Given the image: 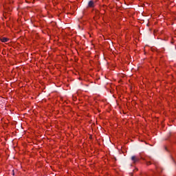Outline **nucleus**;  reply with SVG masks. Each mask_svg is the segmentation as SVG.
<instances>
[{
	"mask_svg": "<svg viewBox=\"0 0 176 176\" xmlns=\"http://www.w3.org/2000/svg\"><path fill=\"white\" fill-rule=\"evenodd\" d=\"M131 160L133 163L135 164V163H138V162H140V158L138 157V156L133 155L131 157Z\"/></svg>",
	"mask_w": 176,
	"mask_h": 176,
	"instance_id": "f257e3e1",
	"label": "nucleus"
},
{
	"mask_svg": "<svg viewBox=\"0 0 176 176\" xmlns=\"http://www.w3.org/2000/svg\"><path fill=\"white\" fill-rule=\"evenodd\" d=\"M88 8H94V1H90L88 3Z\"/></svg>",
	"mask_w": 176,
	"mask_h": 176,
	"instance_id": "f03ea898",
	"label": "nucleus"
},
{
	"mask_svg": "<svg viewBox=\"0 0 176 176\" xmlns=\"http://www.w3.org/2000/svg\"><path fill=\"white\" fill-rule=\"evenodd\" d=\"M1 41L5 43L6 42L9 41V38H8L6 37H3V38H1Z\"/></svg>",
	"mask_w": 176,
	"mask_h": 176,
	"instance_id": "7ed1b4c3",
	"label": "nucleus"
},
{
	"mask_svg": "<svg viewBox=\"0 0 176 176\" xmlns=\"http://www.w3.org/2000/svg\"><path fill=\"white\" fill-rule=\"evenodd\" d=\"M151 164H152V163H151V162H146V165L147 166H151Z\"/></svg>",
	"mask_w": 176,
	"mask_h": 176,
	"instance_id": "20e7f679",
	"label": "nucleus"
}]
</instances>
